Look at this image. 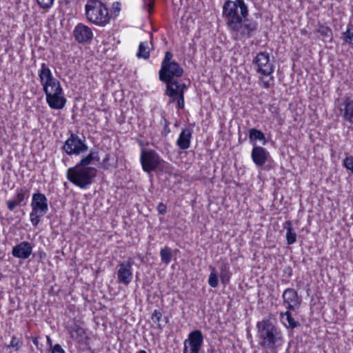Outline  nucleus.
Wrapping results in <instances>:
<instances>
[{"mask_svg": "<svg viewBox=\"0 0 353 353\" xmlns=\"http://www.w3.org/2000/svg\"><path fill=\"white\" fill-rule=\"evenodd\" d=\"M161 259L163 263L169 264L172 259L171 250L168 247H165L161 250L160 252Z\"/></svg>", "mask_w": 353, "mask_h": 353, "instance_id": "obj_31", "label": "nucleus"}, {"mask_svg": "<svg viewBox=\"0 0 353 353\" xmlns=\"http://www.w3.org/2000/svg\"><path fill=\"white\" fill-rule=\"evenodd\" d=\"M283 303L289 310L298 309L301 304V299L294 288H287L282 296Z\"/></svg>", "mask_w": 353, "mask_h": 353, "instance_id": "obj_14", "label": "nucleus"}, {"mask_svg": "<svg viewBox=\"0 0 353 353\" xmlns=\"http://www.w3.org/2000/svg\"><path fill=\"white\" fill-rule=\"evenodd\" d=\"M203 341V336L201 330L191 332L183 342V353H199Z\"/></svg>", "mask_w": 353, "mask_h": 353, "instance_id": "obj_8", "label": "nucleus"}, {"mask_svg": "<svg viewBox=\"0 0 353 353\" xmlns=\"http://www.w3.org/2000/svg\"><path fill=\"white\" fill-rule=\"evenodd\" d=\"M32 245L28 241H22L13 247L12 254L14 257L22 259H28L32 254Z\"/></svg>", "mask_w": 353, "mask_h": 353, "instance_id": "obj_18", "label": "nucleus"}, {"mask_svg": "<svg viewBox=\"0 0 353 353\" xmlns=\"http://www.w3.org/2000/svg\"><path fill=\"white\" fill-rule=\"evenodd\" d=\"M256 327L262 347L274 350L281 346L283 342L282 333L270 321H259Z\"/></svg>", "mask_w": 353, "mask_h": 353, "instance_id": "obj_2", "label": "nucleus"}, {"mask_svg": "<svg viewBox=\"0 0 353 353\" xmlns=\"http://www.w3.org/2000/svg\"><path fill=\"white\" fill-rule=\"evenodd\" d=\"M143 7L148 12L151 13L154 4V0H143Z\"/></svg>", "mask_w": 353, "mask_h": 353, "instance_id": "obj_39", "label": "nucleus"}, {"mask_svg": "<svg viewBox=\"0 0 353 353\" xmlns=\"http://www.w3.org/2000/svg\"><path fill=\"white\" fill-rule=\"evenodd\" d=\"M248 17V8L244 0H227L223 6V17L229 30H237L241 19Z\"/></svg>", "mask_w": 353, "mask_h": 353, "instance_id": "obj_1", "label": "nucleus"}, {"mask_svg": "<svg viewBox=\"0 0 353 353\" xmlns=\"http://www.w3.org/2000/svg\"><path fill=\"white\" fill-rule=\"evenodd\" d=\"M30 197V191L26 187H21L16 190L14 197L6 202L10 211H14L17 206H24Z\"/></svg>", "mask_w": 353, "mask_h": 353, "instance_id": "obj_13", "label": "nucleus"}, {"mask_svg": "<svg viewBox=\"0 0 353 353\" xmlns=\"http://www.w3.org/2000/svg\"><path fill=\"white\" fill-rule=\"evenodd\" d=\"M73 35L75 40L80 43H90L93 38V33L88 26L79 23L74 29Z\"/></svg>", "mask_w": 353, "mask_h": 353, "instance_id": "obj_15", "label": "nucleus"}, {"mask_svg": "<svg viewBox=\"0 0 353 353\" xmlns=\"http://www.w3.org/2000/svg\"><path fill=\"white\" fill-rule=\"evenodd\" d=\"M62 150L68 155H79L88 151V147L77 134L71 133Z\"/></svg>", "mask_w": 353, "mask_h": 353, "instance_id": "obj_7", "label": "nucleus"}, {"mask_svg": "<svg viewBox=\"0 0 353 353\" xmlns=\"http://www.w3.org/2000/svg\"><path fill=\"white\" fill-rule=\"evenodd\" d=\"M270 157L269 152L262 146L254 145L251 152V158L254 163L258 167H263Z\"/></svg>", "mask_w": 353, "mask_h": 353, "instance_id": "obj_16", "label": "nucleus"}, {"mask_svg": "<svg viewBox=\"0 0 353 353\" xmlns=\"http://www.w3.org/2000/svg\"><path fill=\"white\" fill-rule=\"evenodd\" d=\"M157 208L158 212H159V214H161L164 215V214H166V212H167V206H166L164 203H161V202H160V203L158 204V205H157Z\"/></svg>", "mask_w": 353, "mask_h": 353, "instance_id": "obj_41", "label": "nucleus"}, {"mask_svg": "<svg viewBox=\"0 0 353 353\" xmlns=\"http://www.w3.org/2000/svg\"><path fill=\"white\" fill-rule=\"evenodd\" d=\"M284 228L286 229V239L288 245H292L296 241V234L293 232L292 223L290 221H285Z\"/></svg>", "mask_w": 353, "mask_h": 353, "instance_id": "obj_27", "label": "nucleus"}, {"mask_svg": "<svg viewBox=\"0 0 353 353\" xmlns=\"http://www.w3.org/2000/svg\"><path fill=\"white\" fill-rule=\"evenodd\" d=\"M46 101L52 109L61 110L63 108L66 103V99L64 97L63 91L46 94Z\"/></svg>", "mask_w": 353, "mask_h": 353, "instance_id": "obj_17", "label": "nucleus"}, {"mask_svg": "<svg viewBox=\"0 0 353 353\" xmlns=\"http://www.w3.org/2000/svg\"><path fill=\"white\" fill-rule=\"evenodd\" d=\"M152 37H153V35L151 34H150V39H152Z\"/></svg>", "mask_w": 353, "mask_h": 353, "instance_id": "obj_51", "label": "nucleus"}, {"mask_svg": "<svg viewBox=\"0 0 353 353\" xmlns=\"http://www.w3.org/2000/svg\"><path fill=\"white\" fill-rule=\"evenodd\" d=\"M71 337L79 343L88 345L90 338L86 335L85 330L79 325H75L70 330Z\"/></svg>", "mask_w": 353, "mask_h": 353, "instance_id": "obj_21", "label": "nucleus"}, {"mask_svg": "<svg viewBox=\"0 0 353 353\" xmlns=\"http://www.w3.org/2000/svg\"><path fill=\"white\" fill-rule=\"evenodd\" d=\"M99 152L97 150H92L85 157L81 159L77 165L83 167H89L93 161L99 162Z\"/></svg>", "mask_w": 353, "mask_h": 353, "instance_id": "obj_26", "label": "nucleus"}, {"mask_svg": "<svg viewBox=\"0 0 353 353\" xmlns=\"http://www.w3.org/2000/svg\"><path fill=\"white\" fill-rule=\"evenodd\" d=\"M179 95L181 94V92L183 93V95H184L185 90L187 89L186 85L181 81H179Z\"/></svg>", "mask_w": 353, "mask_h": 353, "instance_id": "obj_44", "label": "nucleus"}, {"mask_svg": "<svg viewBox=\"0 0 353 353\" xmlns=\"http://www.w3.org/2000/svg\"><path fill=\"white\" fill-rule=\"evenodd\" d=\"M163 82L166 83L165 94L170 97V102H174L179 95V81L173 79Z\"/></svg>", "mask_w": 353, "mask_h": 353, "instance_id": "obj_22", "label": "nucleus"}, {"mask_svg": "<svg viewBox=\"0 0 353 353\" xmlns=\"http://www.w3.org/2000/svg\"><path fill=\"white\" fill-rule=\"evenodd\" d=\"M47 84V90L46 89V85L43 86V90L46 94L50 93L52 94L56 92H61V91H63L61 83L57 79Z\"/></svg>", "mask_w": 353, "mask_h": 353, "instance_id": "obj_28", "label": "nucleus"}, {"mask_svg": "<svg viewBox=\"0 0 353 353\" xmlns=\"http://www.w3.org/2000/svg\"><path fill=\"white\" fill-rule=\"evenodd\" d=\"M37 1L42 8H50L53 5L54 0H37Z\"/></svg>", "mask_w": 353, "mask_h": 353, "instance_id": "obj_38", "label": "nucleus"}, {"mask_svg": "<svg viewBox=\"0 0 353 353\" xmlns=\"http://www.w3.org/2000/svg\"><path fill=\"white\" fill-rule=\"evenodd\" d=\"M32 343L37 346L38 347V345H39V340H38V337H34L32 338Z\"/></svg>", "mask_w": 353, "mask_h": 353, "instance_id": "obj_48", "label": "nucleus"}, {"mask_svg": "<svg viewBox=\"0 0 353 353\" xmlns=\"http://www.w3.org/2000/svg\"><path fill=\"white\" fill-rule=\"evenodd\" d=\"M32 211L30 214V219L33 226L37 227L40 219L48 211V199L44 194L39 192L32 195L31 202Z\"/></svg>", "mask_w": 353, "mask_h": 353, "instance_id": "obj_6", "label": "nucleus"}, {"mask_svg": "<svg viewBox=\"0 0 353 353\" xmlns=\"http://www.w3.org/2000/svg\"><path fill=\"white\" fill-rule=\"evenodd\" d=\"M172 54L168 51L165 52V57L161 63V65H167L169 64H171L172 61H171V59H172Z\"/></svg>", "mask_w": 353, "mask_h": 353, "instance_id": "obj_40", "label": "nucleus"}, {"mask_svg": "<svg viewBox=\"0 0 353 353\" xmlns=\"http://www.w3.org/2000/svg\"><path fill=\"white\" fill-rule=\"evenodd\" d=\"M52 353H65L59 344H56L52 349Z\"/></svg>", "mask_w": 353, "mask_h": 353, "instance_id": "obj_43", "label": "nucleus"}, {"mask_svg": "<svg viewBox=\"0 0 353 353\" xmlns=\"http://www.w3.org/2000/svg\"><path fill=\"white\" fill-rule=\"evenodd\" d=\"M23 342L16 336L12 337L10 344L8 345L9 348H14L16 351H18L22 346Z\"/></svg>", "mask_w": 353, "mask_h": 353, "instance_id": "obj_35", "label": "nucleus"}, {"mask_svg": "<svg viewBox=\"0 0 353 353\" xmlns=\"http://www.w3.org/2000/svg\"><path fill=\"white\" fill-rule=\"evenodd\" d=\"M318 32L325 38H329L330 40L332 38V31L330 28L326 26L320 25L317 30Z\"/></svg>", "mask_w": 353, "mask_h": 353, "instance_id": "obj_33", "label": "nucleus"}, {"mask_svg": "<svg viewBox=\"0 0 353 353\" xmlns=\"http://www.w3.org/2000/svg\"><path fill=\"white\" fill-rule=\"evenodd\" d=\"M192 130L190 128H183L178 139L176 140L177 146L183 150H187L190 146V140L192 138Z\"/></svg>", "mask_w": 353, "mask_h": 353, "instance_id": "obj_20", "label": "nucleus"}, {"mask_svg": "<svg viewBox=\"0 0 353 353\" xmlns=\"http://www.w3.org/2000/svg\"><path fill=\"white\" fill-rule=\"evenodd\" d=\"M134 264V260L132 257H129L127 261L119 264V270L117 271L119 283L127 285L132 281L133 278L132 267Z\"/></svg>", "mask_w": 353, "mask_h": 353, "instance_id": "obj_10", "label": "nucleus"}, {"mask_svg": "<svg viewBox=\"0 0 353 353\" xmlns=\"http://www.w3.org/2000/svg\"><path fill=\"white\" fill-rule=\"evenodd\" d=\"M341 105L343 106L341 110L343 111V118L350 124H353V99L350 97H344Z\"/></svg>", "mask_w": 353, "mask_h": 353, "instance_id": "obj_19", "label": "nucleus"}, {"mask_svg": "<svg viewBox=\"0 0 353 353\" xmlns=\"http://www.w3.org/2000/svg\"><path fill=\"white\" fill-rule=\"evenodd\" d=\"M183 74V69L176 61L167 65H161L159 72V79L161 81H167L174 79V77H180Z\"/></svg>", "mask_w": 353, "mask_h": 353, "instance_id": "obj_11", "label": "nucleus"}, {"mask_svg": "<svg viewBox=\"0 0 353 353\" xmlns=\"http://www.w3.org/2000/svg\"><path fill=\"white\" fill-rule=\"evenodd\" d=\"M249 139L253 147L256 145V140L261 141L263 145H265L267 143L264 133L261 130L256 128H250L249 130Z\"/></svg>", "mask_w": 353, "mask_h": 353, "instance_id": "obj_24", "label": "nucleus"}, {"mask_svg": "<svg viewBox=\"0 0 353 353\" xmlns=\"http://www.w3.org/2000/svg\"><path fill=\"white\" fill-rule=\"evenodd\" d=\"M178 107L180 109H183L184 108V95L181 92L180 95L177 97Z\"/></svg>", "mask_w": 353, "mask_h": 353, "instance_id": "obj_42", "label": "nucleus"}, {"mask_svg": "<svg viewBox=\"0 0 353 353\" xmlns=\"http://www.w3.org/2000/svg\"><path fill=\"white\" fill-rule=\"evenodd\" d=\"M2 154V150L1 148H0V156Z\"/></svg>", "mask_w": 353, "mask_h": 353, "instance_id": "obj_50", "label": "nucleus"}, {"mask_svg": "<svg viewBox=\"0 0 353 353\" xmlns=\"http://www.w3.org/2000/svg\"><path fill=\"white\" fill-rule=\"evenodd\" d=\"M258 23L256 21L250 19L248 17L241 19L240 27L237 30H230L235 32L236 37L241 38H250L257 30Z\"/></svg>", "mask_w": 353, "mask_h": 353, "instance_id": "obj_12", "label": "nucleus"}, {"mask_svg": "<svg viewBox=\"0 0 353 353\" xmlns=\"http://www.w3.org/2000/svg\"><path fill=\"white\" fill-rule=\"evenodd\" d=\"M113 8L114 12H119L121 9V4L119 2L114 3Z\"/></svg>", "mask_w": 353, "mask_h": 353, "instance_id": "obj_46", "label": "nucleus"}, {"mask_svg": "<svg viewBox=\"0 0 353 353\" xmlns=\"http://www.w3.org/2000/svg\"><path fill=\"white\" fill-rule=\"evenodd\" d=\"M343 165L353 174V156L346 157L343 161Z\"/></svg>", "mask_w": 353, "mask_h": 353, "instance_id": "obj_37", "label": "nucleus"}, {"mask_svg": "<svg viewBox=\"0 0 353 353\" xmlns=\"http://www.w3.org/2000/svg\"><path fill=\"white\" fill-rule=\"evenodd\" d=\"M150 48L147 41L141 42L137 54L138 58L148 59L150 57Z\"/></svg>", "mask_w": 353, "mask_h": 353, "instance_id": "obj_29", "label": "nucleus"}, {"mask_svg": "<svg viewBox=\"0 0 353 353\" xmlns=\"http://www.w3.org/2000/svg\"><path fill=\"white\" fill-rule=\"evenodd\" d=\"M97 170L93 167H83L76 165L67 170L68 179L81 188H86L96 176Z\"/></svg>", "mask_w": 353, "mask_h": 353, "instance_id": "obj_4", "label": "nucleus"}, {"mask_svg": "<svg viewBox=\"0 0 353 353\" xmlns=\"http://www.w3.org/2000/svg\"><path fill=\"white\" fill-rule=\"evenodd\" d=\"M162 318V312L160 310H155L152 314L151 319L154 323H157L159 328L161 329L160 321Z\"/></svg>", "mask_w": 353, "mask_h": 353, "instance_id": "obj_36", "label": "nucleus"}, {"mask_svg": "<svg viewBox=\"0 0 353 353\" xmlns=\"http://www.w3.org/2000/svg\"><path fill=\"white\" fill-rule=\"evenodd\" d=\"M210 268L212 271L209 276L208 283L212 288H216L219 284L218 276L215 272V268L212 267Z\"/></svg>", "mask_w": 353, "mask_h": 353, "instance_id": "obj_34", "label": "nucleus"}, {"mask_svg": "<svg viewBox=\"0 0 353 353\" xmlns=\"http://www.w3.org/2000/svg\"><path fill=\"white\" fill-rule=\"evenodd\" d=\"M137 353H147L145 350H141Z\"/></svg>", "mask_w": 353, "mask_h": 353, "instance_id": "obj_49", "label": "nucleus"}, {"mask_svg": "<svg viewBox=\"0 0 353 353\" xmlns=\"http://www.w3.org/2000/svg\"><path fill=\"white\" fill-rule=\"evenodd\" d=\"M140 159L143 170L148 173L155 170L161 161L159 154L153 150H146L143 149Z\"/></svg>", "mask_w": 353, "mask_h": 353, "instance_id": "obj_9", "label": "nucleus"}, {"mask_svg": "<svg viewBox=\"0 0 353 353\" xmlns=\"http://www.w3.org/2000/svg\"><path fill=\"white\" fill-rule=\"evenodd\" d=\"M38 74L41 84L43 86L46 85V90L48 85L47 83H50L51 81L55 79L52 75L51 70L45 63H41V68L39 70Z\"/></svg>", "mask_w": 353, "mask_h": 353, "instance_id": "obj_23", "label": "nucleus"}, {"mask_svg": "<svg viewBox=\"0 0 353 353\" xmlns=\"http://www.w3.org/2000/svg\"><path fill=\"white\" fill-rule=\"evenodd\" d=\"M343 39L346 43L353 45V24H347L346 31L343 33Z\"/></svg>", "mask_w": 353, "mask_h": 353, "instance_id": "obj_30", "label": "nucleus"}, {"mask_svg": "<svg viewBox=\"0 0 353 353\" xmlns=\"http://www.w3.org/2000/svg\"><path fill=\"white\" fill-rule=\"evenodd\" d=\"M283 315L286 316V321H288V325L287 326L289 328L294 329L300 325L299 321H296L292 316V314L290 311H286L283 313Z\"/></svg>", "mask_w": 353, "mask_h": 353, "instance_id": "obj_32", "label": "nucleus"}, {"mask_svg": "<svg viewBox=\"0 0 353 353\" xmlns=\"http://www.w3.org/2000/svg\"><path fill=\"white\" fill-rule=\"evenodd\" d=\"M88 19L98 26H104L110 22L107 7L99 0H89L85 6Z\"/></svg>", "mask_w": 353, "mask_h": 353, "instance_id": "obj_5", "label": "nucleus"}, {"mask_svg": "<svg viewBox=\"0 0 353 353\" xmlns=\"http://www.w3.org/2000/svg\"><path fill=\"white\" fill-rule=\"evenodd\" d=\"M46 341H47L48 345L50 347H52V339L50 337V336H46Z\"/></svg>", "mask_w": 353, "mask_h": 353, "instance_id": "obj_47", "label": "nucleus"}, {"mask_svg": "<svg viewBox=\"0 0 353 353\" xmlns=\"http://www.w3.org/2000/svg\"><path fill=\"white\" fill-rule=\"evenodd\" d=\"M256 67V72L260 74L259 81L264 88L268 89L274 85V71L273 63L270 61V54L268 52H259L252 61Z\"/></svg>", "mask_w": 353, "mask_h": 353, "instance_id": "obj_3", "label": "nucleus"}, {"mask_svg": "<svg viewBox=\"0 0 353 353\" xmlns=\"http://www.w3.org/2000/svg\"><path fill=\"white\" fill-rule=\"evenodd\" d=\"M110 155L109 154H107L103 160V165L105 168H108L109 165H108V162L110 159Z\"/></svg>", "mask_w": 353, "mask_h": 353, "instance_id": "obj_45", "label": "nucleus"}, {"mask_svg": "<svg viewBox=\"0 0 353 353\" xmlns=\"http://www.w3.org/2000/svg\"><path fill=\"white\" fill-rule=\"evenodd\" d=\"M219 263L221 282L223 284H227L229 283L232 274L230 272V264L223 260L219 261Z\"/></svg>", "mask_w": 353, "mask_h": 353, "instance_id": "obj_25", "label": "nucleus"}]
</instances>
